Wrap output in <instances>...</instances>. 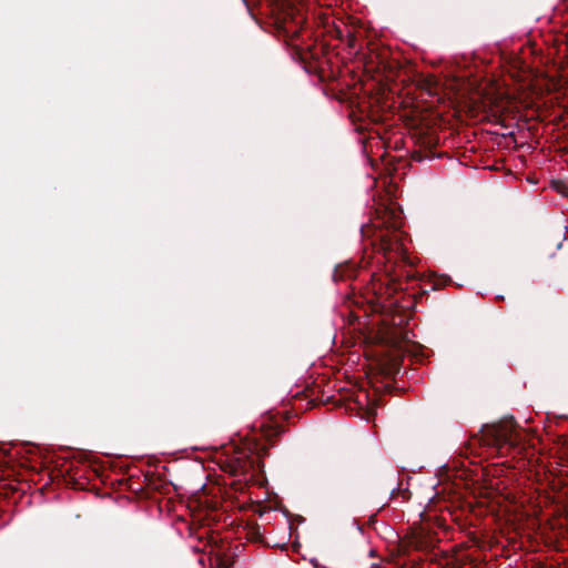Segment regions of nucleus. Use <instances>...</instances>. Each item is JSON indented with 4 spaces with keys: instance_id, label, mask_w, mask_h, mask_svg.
<instances>
[{
    "instance_id": "nucleus-1",
    "label": "nucleus",
    "mask_w": 568,
    "mask_h": 568,
    "mask_svg": "<svg viewBox=\"0 0 568 568\" xmlns=\"http://www.w3.org/2000/svg\"><path fill=\"white\" fill-rule=\"evenodd\" d=\"M372 118L373 121L378 123L381 122L382 129L376 130V138H371L368 142V146L371 150L376 148L377 150L382 149L383 153L381 154V160L387 169L389 161L387 160V148H388V124L386 121L388 120V114L390 111V105L386 102H381L379 98L372 99Z\"/></svg>"
},
{
    "instance_id": "nucleus-2",
    "label": "nucleus",
    "mask_w": 568,
    "mask_h": 568,
    "mask_svg": "<svg viewBox=\"0 0 568 568\" xmlns=\"http://www.w3.org/2000/svg\"><path fill=\"white\" fill-rule=\"evenodd\" d=\"M281 14L280 22L285 33L296 37L305 21L300 9L291 0H273Z\"/></svg>"
},
{
    "instance_id": "nucleus-3",
    "label": "nucleus",
    "mask_w": 568,
    "mask_h": 568,
    "mask_svg": "<svg viewBox=\"0 0 568 568\" xmlns=\"http://www.w3.org/2000/svg\"><path fill=\"white\" fill-rule=\"evenodd\" d=\"M392 214H393V253L396 251V253L407 263L412 264V261L406 256V253H407V247L406 245L404 244V242H400L399 244H397V242L402 239V233H397L395 232V229H396V222H395V219H396V210H395V206L393 205V211H392Z\"/></svg>"
},
{
    "instance_id": "nucleus-4",
    "label": "nucleus",
    "mask_w": 568,
    "mask_h": 568,
    "mask_svg": "<svg viewBox=\"0 0 568 568\" xmlns=\"http://www.w3.org/2000/svg\"><path fill=\"white\" fill-rule=\"evenodd\" d=\"M395 325V301L393 300V326ZM396 337H397V331L393 328V364H392V367H393V392L395 389L398 388L397 386V381L395 379V373H396V361H395V356H396V353L397 351L398 352H403L404 348H406L407 346H402L399 345L397 347L396 345Z\"/></svg>"
},
{
    "instance_id": "nucleus-5",
    "label": "nucleus",
    "mask_w": 568,
    "mask_h": 568,
    "mask_svg": "<svg viewBox=\"0 0 568 568\" xmlns=\"http://www.w3.org/2000/svg\"><path fill=\"white\" fill-rule=\"evenodd\" d=\"M496 440L498 444H514L511 432L507 426H499L495 429Z\"/></svg>"
},
{
    "instance_id": "nucleus-6",
    "label": "nucleus",
    "mask_w": 568,
    "mask_h": 568,
    "mask_svg": "<svg viewBox=\"0 0 568 568\" xmlns=\"http://www.w3.org/2000/svg\"><path fill=\"white\" fill-rule=\"evenodd\" d=\"M211 567L212 568H230L225 558H223L220 554H215L210 557Z\"/></svg>"
},
{
    "instance_id": "nucleus-7",
    "label": "nucleus",
    "mask_w": 568,
    "mask_h": 568,
    "mask_svg": "<svg viewBox=\"0 0 568 568\" xmlns=\"http://www.w3.org/2000/svg\"><path fill=\"white\" fill-rule=\"evenodd\" d=\"M376 339H377V342H378V343H381V344H387V337H386V336H384L383 334H378V335H376Z\"/></svg>"
},
{
    "instance_id": "nucleus-8",
    "label": "nucleus",
    "mask_w": 568,
    "mask_h": 568,
    "mask_svg": "<svg viewBox=\"0 0 568 568\" xmlns=\"http://www.w3.org/2000/svg\"><path fill=\"white\" fill-rule=\"evenodd\" d=\"M392 287H393V293L396 291V284H395V278L393 277V284H392Z\"/></svg>"
},
{
    "instance_id": "nucleus-9",
    "label": "nucleus",
    "mask_w": 568,
    "mask_h": 568,
    "mask_svg": "<svg viewBox=\"0 0 568 568\" xmlns=\"http://www.w3.org/2000/svg\"><path fill=\"white\" fill-rule=\"evenodd\" d=\"M199 562H200L201 565H203V564H204V558H203V557H202V558H200V559H199Z\"/></svg>"
}]
</instances>
